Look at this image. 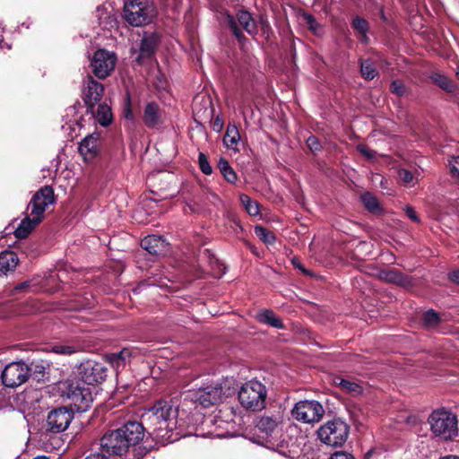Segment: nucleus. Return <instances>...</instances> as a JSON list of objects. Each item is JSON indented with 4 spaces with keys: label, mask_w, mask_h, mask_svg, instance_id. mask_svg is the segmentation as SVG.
<instances>
[{
    "label": "nucleus",
    "mask_w": 459,
    "mask_h": 459,
    "mask_svg": "<svg viewBox=\"0 0 459 459\" xmlns=\"http://www.w3.org/2000/svg\"><path fill=\"white\" fill-rule=\"evenodd\" d=\"M142 421L146 431L160 444L173 443L191 434L185 429V421L178 419V406L171 401L160 399L142 413Z\"/></svg>",
    "instance_id": "obj_1"
},
{
    "label": "nucleus",
    "mask_w": 459,
    "mask_h": 459,
    "mask_svg": "<svg viewBox=\"0 0 459 459\" xmlns=\"http://www.w3.org/2000/svg\"><path fill=\"white\" fill-rule=\"evenodd\" d=\"M144 437V428L143 424L136 421H128L122 427L109 430L100 439L102 451L123 455L130 448H134Z\"/></svg>",
    "instance_id": "obj_2"
},
{
    "label": "nucleus",
    "mask_w": 459,
    "mask_h": 459,
    "mask_svg": "<svg viewBox=\"0 0 459 459\" xmlns=\"http://www.w3.org/2000/svg\"><path fill=\"white\" fill-rule=\"evenodd\" d=\"M236 391L233 378L207 379L198 388L191 391L186 398L203 407L217 404Z\"/></svg>",
    "instance_id": "obj_3"
},
{
    "label": "nucleus",
    "mask_w": 459,
    "mask_h": 459,
    "mask_svg": "<svg viewBox=\"0 0 459 459\" xmlns=\"http://www.w3.org/2000/svg\"><path fill=\"white\" fill-rule=\"evenodd\" d=\"M267 388L256 379L245 382L238 390V401L243 408L259 411L265 408Z\"/></svg>",
    "instance_id": "obj_4"
},
{
    "label": "nucleus",
    "mask_w": 459,
    "mask_h": 459,
    "mask_svg": "<svg viewBox=\"0 0 459 459\" xmlns=\"http://www.w3.org/2000/svg\"><path fill=\"white\" fill-rule=\"evenodd\" d=\"M156 15L152 0H126L124 3L125 20L132 26L146 25Z\"/></svg>",
    "instance_id": "obj_5"
},
{
    "label": "nucleus",
    "mask_w": 459,
    "mask_h": 459,
    "mask_svg": "<svg viewBox=\"0 0 459 459\" xmlns=\"http://www.w3.org/2000/svg\"><path fill=\"white\" fill-rule=\"evenodd\" d=\"M63 394L79 411H85L93 402L91 387L82 380L73 379L63 384Z\"/></svg>",
    "instance_id": "obj_6"
},
{
    "label": "nucleus",
    "mask_w": 459,
    "mask_h": 459,
    "mask_svg": "<svg viewBox=\"0 0 459 459\" xmlns=\"http://www.w3.org/2000/svg\"><path fill=\"white\" fill-rule=\"evenodd\" d=\"M431 431L444 440L453 439L458 434L457 417L445 410H436L429 417Z\"/></svg>",
    "instance_id": "obj_7"
},
{
    "label": "nucleus",
    "mask_w": 459,
    "mask_h": 459,
    "mask_svg": "<svg viewBox=\"0 0 459 459\" xmlns=\"http://www.w3.org/2000/svg\"><path fill=\"white\" fill-rule=\"evenodd\" d=\"M349 433L348 424L339 419L326 421L316 431L319 440L332 447L342 446L348 439Z\"/></svg>",
    "instance_id": "obj_8"
},
{
    "label": "nucleus",
    "mask_w": 459,
    "mask_h": 459,
    "mask_svg": "<svg viewBox=\"0 0 459 459\" xmlns=\"http://www.w3.org/2000/svg\"><path fill=\"white\" fill-rule=\"evenodd\" d=\"M55 202L54 190L49 186H45L35 193L30 200V204H32L30 220V231L43 221L46 210Z\"/></svg>",
    "instance_id": "obj_9"
},
{
    "label": "nucleus",
    "mask_w": 459,
    "mask_h": 459,
    "mask_svg": "<svg viewBox=\"0 0 459 459\" xmlns=\"http://www.w3.org/2000/svg\"><path fill=\"white\" fill-rule=\"evenodd\" d=\"M290 413L292 418L298 421L314 424L322 420L325 409L317 401L301 400L294 404Z\"/></svg>",
    "instance_id": "obj_10"
},
{
    "label": "nucleus",
    "mask_w": 459,
    "mask_h": 459,
    "mask_svg": "<svg viewBox=\"0 0 459 459\" xmlns=\"http://www.w3.org/2000/svg\"><path fill=\"white\" fill-rule=\"evenodd\" d=\"M117 55L113 51L99 48L91 58V68L93 74L100 79H106L114 71L117 64Z\"/></svg>",
    "instance_id": "obj_11"
},
{
    "label": "nucleus",
    "mask_w": 459,
    "mask_h": 459,
    "mask_svg": "<svg viewBox=\"0 0 459 459\" xmlns=\"http://www.w3.org/2000/svg\"><path fill=\"white\" fill-rule=\"evenodd\" d=\"M107 371L108 369L102 362L93 359L82 362L78 368L81 380L90 385L103 382L107 377Z\"/></svg>",
    "instance_id": "obj_12"
},
{
    "label": "nucleus",
    "mask_w": 459,
    "mask_h": 459,
    "mask_svg": "<svg viewBox=\"0 0 459 459\" xmlns=\"http://www.w3.org/2000/svg\"><path fill=\"white\" fill-rule=\"evenodd\" d=\"M29 376V366L24 362L13 361L5 366L1 377L7 387H16L26 382Z\"/></svg>",
    "instance_id": "obj_13"
},
{
    "label": "nucleus",
    "mask_w": 459,
    "mask_h": 459,
    "mask_svg": "<svg viewBox=\"0 0 459 459\" xmlns=\"http://www.w3.org/2000/svg\"><path fill=\"white\" fill-rule=\"evenodd\" d=\"M104 86L91 75H88L82 84V96L87 108H94L104 94Z\"/></svg>",
    "instance_id": "obj_14"
},
{
    "label": "nucleus",
    "mask_w": 459,
    "mask_h": 459,
    "mask_svg": "<svg viewBox=\"0 0 459 459\" xmlns=\"http://www.w3.org/2000/svg\"><path fill=\"white\" fill-rule=\"evenodd\" d=\"M73 420V413L65 407L57 408L48 415L47 430L53 433L65 431Z\"/></svg>",
    "instance_id": "obj_15"
},
{
    "label": "nucleus",
    "mask_w": 459,
    "mask_h": 459,
    "mask_svg": "<svg viewBox=\"0 0 459 459\" xmlns=\"http://www.w3.org/2000/svg\"><path fill=\"white\" fill-rule=\"evenodd\" d=\"M100 135L97 133L85 136L79 143V152L86 161L91 160L99 153Z\"/></svg>",
    "instance_id": "obj_16"
},
{
    "label": "nucleus",
    "mask_w": 459,
    "mask_h": 459,
    "mask_svg": "<svg viewBox=\"0 0 459 459\" xmlns=\"http://www.w3.org/2000/svg\"><path fill=\"white\" fill-rule=\"evenodd\" d=\"M281 423V418L279 415H262L255 420V429L264 437H268L278 429Z\"/></svg>",
    "instance_id": "obj_17"
},
{
    "label": "nucleus",
    "mask_w": 459,
    "mask_h": 459,
    "mask_svg": "<svg viewBox=\"0 0 459 459\" xmlns=\"http://www.w3.org/2000/svg\"><path fill=\"white\" fill-rule=\"evenodd\" d=\"M141 247L152 255H160L169 250V244L158 235H149L141 240Z\"/></svg>",
    "instance_id": "obj_18"
},
{
    "label": "nucleus",
    "mask_w": 459,
    "mask_h": 459,
    "mask_svg": "<svg viewBox=\"0 0 459 459\" xmlns=\"http://www.w3.org/2000/svg\"><path fill=\"white\" fill-rule=\"evenodd\" d=\"M50 368L51 363L48 360L33 359L30 362V378L37 381V383L45 384L50 380Z\"/></svg>",
    "instance_id": "obj_19"
},
{
    "label": "nucleus",
    "mask_w": 459,
    "mask_h": 459,
    "mask_svg": "<svg viewBox=\"0 0 459 459\" xmlns=\"http://www.w3.org/2000/svg\"><path fill=\"white\" fill-rule=\"evenodd\" d=\"M143 120L149 128H154L162 123V111L155 102L148 103L143 110Z\"/></svg>",
    "instance_id": "obj_20"
},
{
    "label": "nucleus",
    "mask_w": 459,
    "mask_h": 459,
    "mask_svg": "<svg viewBox=\"0 0 459 459\" xmlns=\"http://www.w3.org/2000/svg\"><path fill=\"white\" fill-rule=\"evenodd\" d=\"M159 37L156 33H144L141 39L140 55L137 61L141 62L143 58L151 56L158 45Z\"/></svg>",
    "instance_id": "obj_21"
},
{
    "label": "nucleus",
    "mask_w": 459,
    "mask_h": 459,
    "mask_svg": "<svg viewBox=\"0 0 459 459\" xmlns=\"http://www.w3.org/2000/svg\"><path fill=\"white\" fill-rule=\"evenodd\" d=\"M131 351L129 349H123L119 352L109 353L105 356L106 361L117 371L124 368L130 361Z\"/></svg>",
    "instance_id": "obj_22"
},
{
    "label": "nucleus",
    "mask_w": 459,
    "mask_h": 459,
    "mask_svg": "<svg viewBox=\"0 0 459 459\" xmlns=\"http://www.w3.org/2000/svg\"><path fill=\"white\" fill-rule=\"evenodd\" d=\"M18 264V256L13 251H3L0 253V276L5 275L13 271Z\"/></svg>",
    "instance_id": "obj_23"
},
{
    "label": "nucleus",
    "mask_w": 459,
    "mask_h": 459,
    "mask_svg": "<svg viewBox=\"0 0 459 459\" xmlns=\"http://www.w3.org/2000/svg\"><path fill=\"white\" fill-rule=\"evenodd\" d=\"M96 119V121L102 126H108L112 122V112L108 105L101 103L98 105L97 110L88 108Z\"/></svg>",
    "instance_id": "obj_24"
},
{
    "label": "nucleus",
    "mask_w": 459,
    "mask_h": 459,
    "mask_svg": "<svg viewBox=\"0 0 459 459\" xmlns=\"http://www.w3.org/2000/svg\"><path fill=\"white\" fill-rule=\"evenodd\" d=\"M361 202L364 207L374 215H380L384 213V209L381 206L378 199L370 192H366L361 195Z\"/></svg>",
    "instance_id": "obj_25"
},
{
    "label": "nucleus",
    "mask_w": 459,
    "mask_h": 459,
    "mask_svg": "<svg viewBox=\"0 0 459 459\" xmlns=\"http://www.w3.org/2000/svg\"><path fill=\"white\" fill-rule=\"evenodd\" d=\"M382 281L404 286L409 283L408 278L397 270H383L379 273Z\"/></svg>",
    "instance_id": "obj_26"
},
{
    "label": "nucleus",
    "mask_w": 459,
    "mask_h": 459,
    "mask_svg": "<svg viewBox=\"0 0 459 459\" xmlns=\"http://www.w3.org/2000/svg\"><path fill=\"white\" fill-rule=\"evenodd\" d=\"M237 20L248 34L255 35L257 33L256 23L249 12L238 11Z\"/></svg>",
    "instance_id": "obj_27"
},
{
    "label": "nucleus",
    "mask_w": 459,
    "mask_h": 459,
    "mask_svg": "<svg viewBox=\"0 0 459 459\" xmlns=\"http://www.w3.org/2000/svg\"><path fill=\"white\" fill-rule=\"evenodd\" d=\"M240 135L238 129L235 125H229L227 126L226 134L223 137V143L225 146L231 150H238V142Z\"/></svg>",
    "instance_id": "obj_28"
},
{
    "label": "nucleus",
    "mask_w": 459,
    "mask_h": 459,
    "mask_svg": "<svg viewBox=\"0 0 459 459\" xmlns=\"http://www.w3.org/2000/svg\"><path fill=\"white\" fill-rule=\"evenodd\" d=\"M259 322L273 326L277 329H282L283 324L281 320L276 316V315L269 309H264L260 311L257 316Z\"/></svg>",
    "instance_id": "obj_29"
},
{
    "label": "nucleus",
    "mask_w": 459,
    "mask_h": 459,
    "mask_svg": "<svg viewBox=\"0 0 459 459\" xmlns=\"http://www.w3.org/2000/svg\"><path fill=\"white\" fill-rule=\"evenodd\" d=\"M333 381L335 385L352 395H359L363 392L362 386L356 381L344 379L340 377H335Z\"/></svg>",
    "instance_id": "obj_30"
},
{
    "label": "nucleus",
    "mask_w": 459,
    "mask_h": 459,
    "mask_svg": "<svg viewBox=\"0 0 459 459\" xmlns=\"http://www.w3.org/2000/svg\"><path fill=\"white\" fill-rule=\"evenodd\" d=\"M430 78L432 79L433 82H435L446 92L451 93L455 91L456 85L451 79H449L446 75L435 73L431 75Z\"/></svg>",
    "instance_id": "obj_31"
},
{
    "label": "nucleus",
    "mask_w": 459,
    "mask_h": 459,
    "mask_svg": "<svg viewBox=\"0 0 459 459\" xmlns=\"http://www.w3.org/2000/svg\"><path fill=\"white\" fill-rule=\"evenodd\" d=\"M218 168L229 183H235L238 179L237 174L230 165L229 161L223 158H221L218 162Z\"/></svg>",
    "instance_id": "obj_32"
},
{
    "label": "nucleus",
    "mask_w": 459,
    "mask_h": 459,
    "mask_svg": "<svg viewBox=\"0 0 459 459\" xmlns=\"http://www.w3.org/2000/svg\"><path fill=\"white\" fill-rule=\"evenodd\" d=\"M239 199L242 205L245 207V210L249 215L257 216L260 214L259 204L256 201L251 199L245 194L240 195Z\"/></svg>",
    "instance_id": "obj_33"
},
{
    "label": "nucleus",
    "mask_w": 459,
    "mask_h": 459,
    "mask_svg": "<svg viewBox=\"0 0 459 459\" xmlns=\"http://www.w3.org/2000/svg\"><path fill=\"white\" fill-rule=\"evenodd\" d=\"M13 401L19 412L27 420L26 411L29 409V394L26 391L17 394Z\"/></svg>",
    "instance_id": "obj_34"
},
{
    "label": "nucleus",
    "mask_w": 459,
    "mask_h": 459,
    "mask_svg": "<svg viewBox=\"0 0 459 459\" xmlns=\"http://www.w3.org/2000/svg\"><path fill=\"white\" fill-rule=\"evenodd\" d=\"M360 73L366 80H372L378 74L376 66L369 59L363 60L360 63Z\"/></svg>",
    "instance_id": "obj_35"
},
{
    "label": "nucleus",
    "mask_w": 459,
    "mask_h": 459,
    "mask_svg": "<svg viewBox=\"0 0 459 459\" xmlns=\"http://www.w3.org/2000/svg\"><path fill=\"white\" fill-rule=\"evenodd\" d=\"M65 272L52 273L48 278L45 280V284L41 286V289L46 292H54L56 290L54 287L50 286V283L56 282L58 281H63L65 280Z\"/></svg>",
    "instance_id": "obj_36"
},
{
    "label": "nucleus",
    "mask_w": 459,
    "mask_h": 459,
    "mask_svg": "<svg viewBox=\"0 0 459 459\" xmlns=\"http://www.w3.org/2000/svg\"><path fill=\"white\" fill-rule=\"evenodd\" d=\"M352 26L356 30H358V32L360 33L361 36H360L359 40L362 42H367L368 41L367 32L368 30V24L367 21L362 18L356 17L352 21Z\"/></svg>",
    "instance_id": "obj_37"
},
{
    "label": "nucleus",
    "mask_w": 459,
    "mask_h": 459,
    "mask_svg": "<svg viewBox=\"0 0 459 459\" xmlns=\"http://www.w3.org/2000/svg\"><path fill=\"white\" fill-rule=\"evenodd\" d=\"M255 233L259 238V239L266 244H273L275 240L274 234L263 226H255Z\"/></svg>",
    "instance_id": "obj_38"
},
{
    "label": "nucleus",
    "mask_w": 459,
    "mask_h": 459,
    "mask_svg": "<svg viewBox=\"0 0 459 459\" xmlns=\"http://www.w3.org/2000/svg\"><path fill=\"white\" fill-rule=\"evenodd\" d=\"M14 235L17 238L22 239L29 237V217H24L20 225L15 229Z\"/></svg>",
    "instance_id": "obj_39"
},
{
    "label": "nucleus",
    "mask_w": 459,
    "mask_h": 459,
    "mask_svg": "<svg viewBox=\"0 0 459 459\" xmlns=\"http://www.w3.org/2000/svg\"><path fill=\"white\" fill-rule=\"evenodd\" d=\"M302 16L309 30L313 31V33L319 35L322 32L320 24L316 21L312 14L305 13Z\"/></svg>",
    "instance_id": "obj_40"
},
{
    "label": "nucleus",
    "mask_w": 459,
    "mask_h": 459,
    "mask_svg": "<svg viewBox=\"0 0 459 459\" xmlns=\"http://www.w3.org/2000/svg\"><path fill=\"white\" fill-rule=\"evenodd\" d=\"M440 322L439 316L434 310H429L424 313L423 323L428 327L437 326Z\"/></svg>",
    "instance_id": "obj_41"
},
{
    "label": "nucleus",
    "mask_w": 459,
    "mask_h": 459,
    "mask_svg": "<svg viewBox=\"0 0 459 459\" xmlns=\"http://www.w3.org/2000/svg\"><path fill=\"white\" fill-rule=\"evenodd\" d=\"M198 163L201 171L205 175H210L212 172V168L210 165L207 157L204 153L200 152L198 155Z\"/></svg>",
    "instance_id": "obj_42"
},
{
    "label": "nucleus",
    "mask_w": 459,
    "mask_h": 459,
    "mask_svg": "<svg viewBox=\"0 0 459 459\" xmlns=\"http://www.w3.org/2000/svg\"><path fill=\"white\" fill-rule=\"evenodd\" d=\"M226 20H227V23H228L229 27L231 29V30H232L233 34L236 36V38H238V39H241L243 38V33L240 30V29L238 27L235 18L232 15L228 14Z\"/></svg>",
    "instance_id": "obj_43"
},
{
    "label": "nucleus",
    "mask_w": 459,
    "mask_h": 459,
    "mask_svg": "<svg viewBox=\"0 0 459 459\" xmlns=\"http://www.w3.org/2000/svg\"><path fill=\"white\" fill-rule=\"evenodd\" d=\"M450 173L453 178H459V157L453 156L448 160Z\"/></svg>",
    "instance_id": "obj_44"
},
{
    "label": "nucleus",
    "mask_w": 459,
    "mask_h": 459,
    "mask_svg": "<svg viewBox=\"0 0 459 459\" xmlns=\"http://www.w3.org/2000/svg\"><path fill=\"white\" fill-rule=\"evenodd\" d=\"M357 150L367 159L369 160H373L377 159V152L370 150L364 144H359L357 146Z\"/></svg>",
    "instance_id": "obj_45"
},
{
    "label": "nucleus",
    "mask_w": 459,
    "mask_h": 459,
    "mask_svg": "<svg viewBox=\"0 0 459 459\" xmlns=\"http://www.w3.org/2000/svg\"><path fill=\"white\" fill-rule=\"evenodd\" d=\"M52 350L54 352L63 355H71L76 351V350L70 345H55Z\"/></svg>",
    "instance_id": "obj_46"
},
{
    "label": "nucleus",
    "mask_w": 459,
    "mask_h": 459,
    "mask_svg": "<svg viewBox=\"0 0 459 459\" xmlns=\"http://www.w3.org/2000/svg\"><path fill=\"white\" fill-rule=\"evenodd\" d=\"M390 91L398 96H402L405 92V87L401 81L395 80L392 82L390 85Z\"/></svg>",
    "instance_id": "obj_47"
},
{
    "label": "nucleus",
    "mask_w": 459,
    "mask_h": 459,
    "mask_svg": "<svg viewBox=\"0 0 459 459\" xmlns=\"http://www.w3.org/2000/svg\"><path fill=\"white\" fill-rule=\"evenodd\" d=\"M307 145L312 152L321 150V144L316 136H309L307 139Z\"/></svg>",
    "instance_id": "obj_48"
},
{
    "label": "nucleus",
    "mask_w": 459,
    "mask_h": 459,
    "mask_svg": "<svg viewBox=\"0 0 459 459\" xmlns=\"http://www.w3.org/2000/svg\"><path fill=\"white\" fill-rule=\"evenodd\" d=\"M398 176L405 184H410L413 180L412 173L405 169H402L398 170Z\"/></svg>",
    "instance_id": "obj_49"
},
{
    "label": "nucleus",
    "mask_w": 459,
    "mask_h": 459,
    "mask_svg": "<svg viewBox=\"0 0 459 459\" xmlns=\"http://www.w3.org/2000/svg\"><path fill=\"white\" fill-rule=\"evenodd\" d=\"M404 212L412 221L419 223L420 221V217L415 212L414 208L411 205H406L404 207Z\"/></svg>",
    "instance_id": "obj_50"
},
{
    "label": "nucleus",
    "mask_w": 459,
    "mask_h": 459,
    "mask_svg": "<svg viewBox=\"0 0 459 459\" xmlns=\"http://www.w3.org/2000/svg\"><path fill=\"white\" fill-rule=\"evenodd\" d=\"M329 459H354V457L346 452H335Z\"/></svg>",
    "instance_id": "obj_51"
},
{
    "label": "nucleus",
    "mask_w": 459,
    "mask_h": 459,
    "mask_svg": "<svg viewBox=\"0 0 459 459\" xmlns=\"http://www.w3.org/2000/svg\"><path fill=\"white\" fill-rule=\"evenodd\" d=\"M82 108V105L80 102H76L74 103V105L70 106L67 109H66V115L69 116V115H75L77 112H78V109Z\"/></svg>",
    "instance_id": "obj_52"
},
{
    "label": "nucleus",
    "mask_w": 459,
    "mask_h": 459,
    "mask_svg": "<svg viewBox=\"0 0 459 459\" xmlns=\"http://www.w3.org/2000/svg\"><path fill=\"white\" fill-rule=\"evenodd\" d=\"M125 117L128 120H132L134 118L132 110L130 108L129 103L126 105L125 110H124Z\"/></svg>",
    "instance_id": "obj_53"
},
{
    "label": "nucleus",
    "mask_w": 459,
    "mask_h": 459,
    "mask_svg": "<svg viewBox=\"0 0 459 459\" xmlns=\"http://www.w3.org/2000/svg\"><path fill=\"white\" fill-rule=\"evenodd\" d=\"M449 279L452 281L459 284V270L458 271H455V272L449 273Z\"/></svg>",
    "instance_id": "obj_54"
},
{
    "label": "nucleus",
    "mask_w": 459,
    "mask_h": 459,
    "mask_svg": "<svg viewBox=\"0 0 459 459\" xmlns=\"http://www.w3.org/2000/svg\"><path fill=\"white\" fill-rule=\"evenodd\" d=\"M85 459H107L102 453H94L89 455Z\"/></svg>",
    "instance_id": "obj_55"
},
{
    "label": "nucleus",
    "mask_w": 459,
    "mask_h": 459,
    "mask_svg": "<svg viewBox=\"0 0 459 459\" xmlns=\"http://www.w3.org/2000/svg\"><path fill=\"white\" fill-rule=\"evenodd\" d=\"M294 266L298 269H299L300 271H302L305 274H309V271H307V269H305L302 264L299 262H296V261H292Z\"/></svg>",
    "instance_id": "obj_56"
},
{
    "label": "nucleus",
    "mask_w": 459,
    "mask_h": 459,
    "mask_svg": "<svg viewBox=\"0 0 459 459\" xmlns=\"http://www.w3.org/2000/svg\"><path fill=\"white\" fill-rule=\"evenodd\" d=\"M208 195H209L207 196V198H211L212 202L219 200V197L217 196V195L215 193L210 192V193H208Z\"/></svg>",
    "instance_id": "obj_57"
},
{
    "label": "nucleus",
    "mask_w": 459,
    "mask_h": 459,
    "mask_svg": "<svg viewBox=\"0 0 459 459\" xmlns=\"http://www.w3.org/2000/svg\"><path fill=\"white\" fill-rule=\"evenodd\" d=\"M441 459H459V457L455 456V455H447V456L442 457Z\"/></svg>",
    "instance_id": "obj_58"
},
{
    "label": "nucleus",
    "mask_w": 459,
    "mask_h": 459,
    "mask_svg": "<svg viewBox=\"0 0 459 459\" xmlns=\"http://www.w3.org/2000/svg\"><path fill=\"white\" fill-rule=\"evenodd\" d=\"M32 281L34 282L33 286H36L39 283V281H38V280L36 278H34Z\"/></svg>",
    "instance_id": "obj_59"
},
{
    "label": "nucleus",
    "mask_w": 459,
    "mask_h": 459,
    "mask_svg": "<svg viewBox=\"0 0 459 459\" xmlns=\"http://www.w3.org/2000/svg\"><path fill=\"white\" fill-rule=\"evenodd\" d=\"M290 429H297V425H292L290 427Z\"/></svg>",
    "instance_id": "obj_60"
},
{
    "label": "nucleus",
    "mask_w": 459,
    "mask_h": 459,
    "mask_svg": "<svg viewBox=\"0 0 459 459\" xmlns=\"http://www.w3.org/2000/svg\"><path fill=\"white\" fill-rule=\"evenodd\" d=\"M0 47H1L2 48H4L3 40H0Z\"/></svg>",
    "instance_id": "obj_61"
},
{
    "label": "nucleus",
    "mask_w": 459,
    "mask_h": 459,
    "mask_svg": "<svg viewBox=\"0 0 459 459\" xmlns=\"http://www.w3.org/2000/svg\"><path fill=\"white\" fill-rule=\"evenodd\" d=\"M4 48H6L7 49L11 48V47L9 45H4Z\"/></svg>",
    "instance_id": "obj_62"
},
{
    "label": "nucleus",
    "mask_w": 459,
    "mask_h": 459,
    "mask_svg": "<svg viewBox=\"0 0 459 459\" xmlns=\"http://www.w3.org/2000/svg\"><path fill=\"white\" fill-rule=\"evenodd\" d=\"M4 48H6L7 49L11 48V47L9 45H4Z\"/></svg>",
    "instance_id": "obj_63"
},
{
    "label": "nucleus",
    "mask_w": 459,
    "mask_h": 459,
    "mask_svg": "<svg viewBox=\"0 0 459 459\" xmlns=\"http://www.w3.org/2000/svg\"><path fill=\"white\" fill-rule=\"evenodd\" d=\"M456 76L459 79V71L456 72Z\"/></svg>",
    "instance_id": "obj_64"
}]
</instances>
